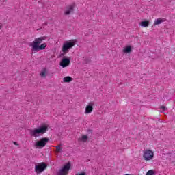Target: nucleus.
I'll list each match as a JSON object with an SVG mask.
<instances>
[{"mask_svg": "<svg viewBox=\"0 0 175 175\" xmlns=\"http://www.w3.org/2000/svg\"><path fill=\"white\" fill-rule=\"evenodd\" d=\"M65 9H66L64 12L65 16H69L70 13H73V12H75V5H67L66 6Z\"/></svg>", "mask_w": 175, "mask_h": 175, "instance_id": "nucleus-9", "label": "nucleus"}, {"mask_svg": "<svg viewBox=\"0 0 175 175\" xmlns=\"http://www.w3.org/2000/svg\"><path fill=\"white\" fill-rule=\"evenodd\" d=\"M143 158L144 161H151L154 159V152L148 149L144 150Z\"/></svg>", "mask_w": 175, "mask_h": 175, "instance_id": "nucleus-5", "label": "nucleus"}, {"mask_svg": "<svg viewBox=\"0 0 175 175\" xmlns=\"http://www.w3.org/2000/svg\"><path fill=\"white\" fill-rule=\"evenodd\" d=\"M46 39H47L46 36L35 38L34 41L30 44V46L31 47V54H36V53L40 51V50H44V49L47 47L46 43L41 44L43 40H46Z\"/></svg>", "mask_w": 175, "mask_h": 175, "instance_id": "nucleus-1", "label": "nucleus"}, {"mask_svg": "<svg viewBox=\"0 0 175 175\" xmlns=\"http://www.w3.org/2000/svg\"><path fill=\"white\" fill-rule=\"evenodd\" d=\"M68 52L63 51L62 53H61V57H65L66 54H67Z\"/></svg>", "mask_w": 175, "mask_h": 175, "instance_id": "nucleus-19", "label": "nucleus"}, {"mask_svg": "<svg viewBox=\"0 0 175 175\" xmlns=\"http://www.w3.org/2000/svg\"><path fill=\"white\" fill-rule=\"evenodd\" d=\"M161 109H162L163 111H166V110H167L166 107H165V106H161Z\"/></svg>", "mask_w": 175, "mask_h": 175, "instance_id": "nucleus-20", "label": "nucleus"}, {"mask_svg": "<svg viewBox=\"0 0 175 175\" xmlns=\"http://www.w3.org/2000/svg\"><path fill=\"white\" fill-rule=\"evenodd\" d=\"M163 21L161 18H157L154 22V25H159V24H162Z\"/></svg>", "mask_w": 175, "mask_h": 175, "instance_id": "nucleus-14", "label": "nucleus"}, {"mask_svg": "<svg viewBox=\"0 0 175 175\" xmlns=\"http://www.w3.org/2000/svg\"><path fill=\"white\" fill-rule=\"evenodd\" d=\"M56 150H57V152H61L62 148H61V146L59 145L56 147Z\"/></svg>", "mask_w": 175, "mask_h": 175, "instance_id": "nucleus-18", "label": "nucleus"}, {"mask_svg": "<svg viewBox=\"0 0 175 175\" xmlns=\"http://www.w3.org/2000/svg\"><path fill=\"white\" fill-rule=\"evenodd\" d=\"M70 170V162L67 163L57 173V175H68Z\"/></svg>", "mask_w": 175, "mask_h": 175, "instance_id": "nucleus-6", "label": "nucleus"}, {"mask_svg": "<svg viewBox=\"0 0 175 175\" xmlns=\"http://www.w3.org/2000/svg\"><path fill=\"white\" fill-rule=\"evenodd\" d=\"M13 143H14V146H18V144L17 142H14Z\"/></svg>", "mask_w": 175, "mask_h": 175, "instance_id": "nucleus-22", "label": "nucleus"}, {"mask_svg": "<svg viewBox=\"0 0 175 175\" xmlns=\"http://www.w3.org/2000/svg\"><path fill=\"white\" fill-rule=\"evenodd\" d=\"M140 25L142 27H148L150 25V21H142L141 22Z\"/></svg>", "mask_w": 175, "mask_h": 175, "instance_id": "nucleus-13", "label": "nucleus"}, {"mask_svg": "<svg viewBox=\"0 0 175 175\" xmlns=\"http://www.w3.org/2000/svg\"><path fill=\"white\" fill-rule=\"evenodd\" d=\"M76 175H87L85 172L77 173Z\"/></svg>", "mask_w": 175, "mask_h": 175, "instance_id": "nucleus-21", "label": "nucleus"}, {"mask_svg": "<svg viewBox=\"0 0 175 175\" xmlns=\"http://www.w3.org/2000/svg\"><path fill=\"white\" fill-rule=\"evenodd\" d=\"M46 73H47V70H46V68H44V69L42 70V71H41L40 76H41L42 77H46Z\"/></svg>", "mask_w": 175, "mask_h": 175, "instance_id": "nucleus-16", "label": "nucleus"}, {"mask_svg": "<svg viewBox=\"0 0 175 175\" xmlns=\"http://www.w3.org/2000/svg\"><path fill=\"white\" fill-rule=\"evenodd\" d=\"M75 44H76V40H75L66 41L63 44L62 51H64V53H69V50H70V49H72Z\"/></svg>", "mask_w": 175, "mask_h": 175, "instance_id": "nucleus-3", "label": "nucleus"}, {"mask_svg": "<svg viewBox=\"0 0 175 175\" xmlns=\"http://www.w3.org/2000/svg\"><path fill=\"white\" fill-rule=\"evenodd\" d=\"M123 53H132V47L131 46H127L123 49Z\"/></svg>", "mask_w": 175, "mask_h": 175, "instance_id": "nucleus-11", "label": "nucleus"}, {"mask_svg": "<svg viewBox=\"0 0 175 175\" xmlns=\"http://www.w3.org/2000/svg\"><path fill=\"white\" fill-rule=\"evenodd\" d=\"M47 131H49V126L44 124L38 129L30 130V135L31 136H33V137H39L40 135H44Z\"/></svg>", "mask_w": 175, "mask_h": 175, "instance_id": "nucleus-2", "label": "nucleus"}, {"mask_svg": "<svg viewBox=\"0 0 175 175\" xmlns=\"http://www.w3.org/2000/svg\"><path fill=\"white\" fill-rule=\"evenodd\" d=\"M59 65L62 68H66L68 65H70V59L68 58V57H63Z\"/></svg>", "mask_w": 175, "mask_h": 175, "instance_id": "nucleus-8", "label": "nucleus"}, {"mask_svg": "<svg viewBox=\"0 0 175 175\" xmlns=\"http://www.w3.org/2000/svg\"><path fill=\"white\" fill-rule=\"evenodd\" d=\"M146 175H155V172L154 170H150L146 173Z\"/></svg>", "mask_w": 175, "mask_h": 175, "instance_id": "nucleus-17", "label": "nucleus"}, {"mask_svg": "<svg viewBox=\"0 0 175 175\" xmlns=\"http://www.w3.org/2000/svg\"><path fill=\"white\" fill-rule=\"evenodd\" d=\"M94 103L90 102L89 104L86 106L85 109V114H90V113H92V110H94Z\"/></svg>", "mask_w": 175, "mask_h": 175, "instance_id": "nucleus-10", "label": "nucleus"}, {"mask_svg": "<svg viewBox=\"0 0 175 175\" xmlns=\"http://www.w3.org/2000/svg\"><path fill=\"white\" fill-rule=\"evenodd\" d=\"M47 167V165L44 163H39L38 165H36L35 170L37 174H40L42 172H44L46 170V168Z\"/></svg>", "mask_w": 175, "mask_h": 175, "instance_id": "nucleus-7", "label": "nucleus"}, {"mask_svg": "<svg viewBox=\"0 0 175 175\" xmlns=\"http://www.w3.org/2000/svg\"><path fill=\"white\" fill-rule=\"evenodd\" d=\"M73 79L70 77H66L63 79L64 83H70Z\"/></svg>", "mask_w": 175, "mask_h": 175, "instance_id": "nucleus-15", "label": "nucleus"}, {"mask_svg": "<svg viewBox=\"0 0 175 175\" xmlns=\"http://www.w3.org/2000/svg\"><path fill=\"white\" fill-rule=\"evenodd\" d=\"M49 142H50V139L47 137L42 138L35 143V147L36 148H43V147H46V144H47Z\"/></svg>", "mask_w": 175, "mask_h": 175, "instance_id": "nucleus-4", "label": "nucleus"}, {"mask_svg": "<svg viewBox=\"0 0 175 175\" xmlns=\"http://www.w3.org/2000/svg\"><path fill=\"white\" fill-rule=\"evenodd\" d=\"M79 142H83V143H85L87 140H88V136L87 135H83L81 138H79Z\"/></svg>", "mask_w": 175, "mask_h": 175, "instance_id": "nucleus-12", "label": "nucleus"}]
</instances>
